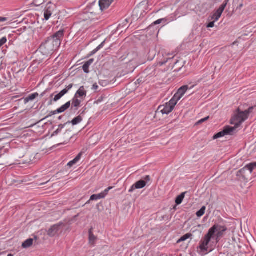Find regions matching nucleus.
Segmentation results:
<instances>
[{"label": "nucleus", "mask_w": 256, "mask_h": 256, "mask_svg": "<svg viewBox=\"0 0 256 256\" xmlns=\"http://www.w3.org/2000/svg\"><path fill=\"white\" fill-rule=\"evenodd\" d=\"M248 118V116L246 113L245 111H242L240 108H238L236 114L230 119V124L234 125L232 128L234 130L241 126L242 123L246 120Z\"/></svg>", "instance_id": "3"}, {"label": "nucleus", "mask_w": 256, "mask_h": 256, "mask_svg": "<svg viewBox=\"0 0 256 256\" xmlns=\"http://www.w3.org/2000/svg\"><path fill=\"white\" fill-rule=\"evenodd\" d=\"M58 48V46H56L54 42L49 37H48L44 42L41 44L38 50L44 56H48Z\"/></svg>", "instance_id": "2"}, {"label": "nucleus", "mask_w": 256, "mask_h": 256, "mask_svg": "<svg viewBox=\"0 0 256 256\" xmlns=\"http://www.w3.org/2000/svg\"><path fill=\"white\" fill-rule=\"evenodd\" d=\"M56 8V4L52 2L51 1H49L46 4L44 8V18L46 20L50 19Z\"/></svg>", "instance_id": "8"}, {"label": "nucleus", "mask_w": 256, "mask_h": 256, "mask_svg": "<svg viewBox=\"0 0 256 256\" xmlns=\"http://www.w3.org/2000/svg\"><path fill=\"white\" fill-rule=\"evenodd\" d=\"M255 106H250L248 110H244L248 116L251 114Z\"/></svg>", "instance_id": "43"}, {"label": "nucleus", "mask_w": 256, "mask_h": 256, "mask_svg": "<svg viewBox=\"0 0 256 256\" xmlns=\"http://www.w3.org/2000/svg\"><path fill=\"white\" fill-rule=\"evenodd\" d=\"M206 210V207L205 206H202L200 210H198L196 212V216L198 218H200L205 213Z\"/></svg>", "instance_id": "35"}, {"label": "nucleus", "mask_w": 256, "mask_h": 256, "mask_svg": "<svg viewBox=\"0 0 256 256\" xmlns=\"http://www.w3.org/2000/svg\"><path fill=\"white\" fill-rule=\"evenodd\" d=\"M82 120V118L81 116H78L73 118L71 121H68L66 124V125L68 124H72V126H76L80 122H81Z\"/></svg>", "instance_id": "21"}, {"label": "nucleus", "mask_w": 256, "mask_h": 256, "mask_svg": "<svg viewBox=\"0 0 256 256\" xmlns=\"http://www.w3.org/2000/svg\"><path fill=\"white\" fill-rule=\"evenodd\" d=\"M178 100L174 96L171 100L167 102L168 105H170L173 108H174Z\"/></svg>", "instance_id": "33"}, {"label": "nucleus", "mask_w": 256, "mask_h": 256, "mask_svg": "<svg viewBox=\"0 0 256 256\" xmlns=\"http://www.w3.org/2000/svg\"><path fill=\"white\" fill-rule=\"evenodd\" d=\"M70 107V101H68L66 102L65 104L62 106L60 108H58L55 110L51 111L50 114L46 117V118H48V117L52 116L53 115H55L58 114H60L66 112L67 110H68Z\"/></svg>", "instance_id": "11"}, {"label": "nucleus", "mask_w": 256, "mask_h": 256, "mask_svg": "<svg viewBox=\"0 0 256 256\" xmlns=\"http://www.w3.org/2000/svg\"><path fill=\"white\" fill-rule=\"evenodd\" d=\"M110 84L108 80H100L99 84L102 86H106Z\"/></svg>", "instance_id": "41"}, {"label": "nucleus", "mask_w": 256, "mask_h": 256, "mask_svg": "<svg viewBox=\"0 0 256 256\" xmlns=\"http://www.w3.org/2000/svg\"><path fill=\"white\" fill-rule=\"evenodd\" d=\"M102 198H103V196H102L101 192L98 194H94L90 196V200L86 202V204L88 203L90 200H96Z\"/></svg>", "instance_id": "30"}, {"label": "nucleus", "mask_w": 256, "mask_h": 256, "mask_svg": "<svg viewBox=\"0 0 256 256\" xmlns=\"http://www.w3.org/2000/svg\"><path fill=\"white\" fill-rule=\"evenodd\" d=\"M66 126V123H64V124H59L58 126V128L53 132V133L51 135V137L58 134L62 132V130Z\"/></svg>", "instance_id": "28"}, {"label": "nucleus", "mask_w": 256, "mask_h": 256, "mask_svg": "<svg viewBox=\"0 0 256 256\" xmlns=\"http://www.w3.org/2000/svg\"><path fill=\"white\" fill-rule=\"evenodd\" d=\"M89 234V242L90 244H94L96 240V237L94 234L92 232V228L90 229L88 231Z\"/></svg>", "instance_id": "31"}, {"label": "nucleus", "mask_w": 256, "mask_h": 256, "mask_svg": "<svg viewBox=\"0 0 256 256\" xmlns=\"http://www.w3.org/2000/svg\"><path fill=\"white\" fill-rule=\"evenodd\" d=\"M186 64L185 61L176 60L172 67L174 72H179Z\"/></svg>", "instance_id": "15"}, {"label": "nucleus", "mask_w": 256, "mask_h": 256, "mask_svg": "<svg viewBox=\"0 0 256 256\" xmlns=\"http://www.w3.org/2000/svg\"><path fill=\"white\" fill-rule=\"evenodd\" d=\"M90 65L86 62L82 66V70L84 73L86 74H88L90 72L89 68Z\"/></svg>", "instance_id": "38"}, {"label": "nucleus", "mask_w": 256, "mask_h": 256, "mask_svg": "<svg viewBox=\"0 0 256 256\" xmlns=\"http://www.w3.org/2000/svg\"><path fill=\"white\" fill-rule=\"evenodd\" d=\"M228 230L226 225H222L215 223L208 230L204 238L200 241L198 249L201 252H206L208 251V244L214 241L218 244Z\"/></svg>", "instance_id": "1"}, {"label": "nucleus", "mask_w": 256, "mask_h": 256, "mask_svg": "<svg viewBox=\"0 0 256 256\" xmlns=\"http://www.w3.org/2000/svg\"><path fill=\"white\" fill-rule=\"evenodd\" d=\"M156 54V52L154 50H150L148 53V60H152Z\"/></svg>", "instance_id": "37"}, {"label": "nucleus", "mask_w": 256, "mask_h": 256, "mask_svg": "<svg viewBox=\"0 0 256 256\" xmlns=\"http://www.w3.org/2000/svg\"><path fill=\"white\" fill-rule=\"evenodd\" d=\"M142 82H144V80H143L142 78H141L138 79L136 80V84H140L142 83Z\"/></svg>", "instance_id": "55"}, {"label": "nucleus", "mask_w": 256, "mask_h": 256, "mask_svg": "<svg viewBox=\"0 0 256 256\" xmlns=\"http://www.w3.org/2000/svg\"><path fill=\"white\" fill-rule=\"evenodd\" d=\"M86 9L88 14H90L94 18L100 12H102L98 2L97 3L96 1H93L90 5L87 6Z\"/></svg>", "instance_id": "6"}, {"label": "nucleus", "mask_w": 256, "mask_h": 256, "mask_svg": "<svg viewBox=\"0 0 256 256\" xmlns=\"http://www.w3.org/2000/svg\"><path fill=\"white\" fill-rule=\"evenodd\" d=\"M248 170L246 166H245L244 168L240 169L237 172L236 176L239 177L240 178L244 180H248V178H246L245 173Z\"/></svg>", "instance_id": "20"}, {"label": "nucleus", "mask_w": 256, "mask_h": 256, "mask_svg": "<svg viewBox=\"0 0 256 256\" xmlns=\"http://www.w3.org/2000/svg\"><path fill=\"white\" fill-rule=\"evenodd\" d=\"M194 85L189 87L188 85H184L180 88L174 96L179 100L186 94L188 90H190L194 87Z\"/></svg>", "instance_id": "12"}, {"label": "nucleus", "mask_w": 256, "mask_h": 256, "mask_svg": "<svg viewBox=\"0 0 256 256\" xmlns=\"http://www.w3.org/2000/svg\"><path fill=\"white\" fill-rule=\"evenodd\" d=\"M8 20V18L0 16V22L7 21Z\"/></svg>", "instance_id": "52"}, {"label": "nucleus", "mask_w": 256, "mask_h": 256, "mask_svg": "<svg viewBox=\"0 0 256 256\" xmlns=\"http://www.w3.org/2000/svg\"><path fill=\"white\" fill-rule=\"evenodd\" d=\"M192 234L191 233H187L184 235L182 236H181L180 238L177 241V244H179L182 242H184L186 240L188 239L189 238H192Z\"/></svg>", "instance_id": "29"}, {"label": "nucleus", "mask_w": 256, "mask_h": 256, "mask_svg": "<svg viewBox=\"0 0 256 256\" xmlns=\"http://www.w3.org/2000/svg\"><path fill=\"white\" fill-rule=\"evenodd\" d=\"M151 181V178L150 176H143L142 179L135 182L128 190L129 192H132L136 189H141L144 188L147 184Z\"/></svg>", "instance_id": "4"}, {"label": "nucleus", "mask_w": 256, "mask_h": 256, "mask_svg": "<svg viewBox=\"0 0 256 256\" xmlns=\"http://www.w3.org/2000/svg\"><path fill=\"white\" fill-rule=\"evenodd\" d=\"M98 86L96 83H95L92 85V90H96L98 89Z\"/></svg>", "instance_id": "54"}, {"label": "nucleus", "mask_w": 256, "mask_h": 256, "mask_svg": "<svg viewBox=\"0 0 256 256\" xmlns=\"http://www.w3.org/2000/svg\"><path fill=\"white\" fill-rule=\"evenodd\" d=\"M41 4H43V3H42V4H34V1H33V2H32V4H30V5H34V6H39V5H41Z\"/></svg>", "instance_id": "60"}, {"label": "nucleus", "mask_w": 256, "mask_h": 256, "mask_svg": "<svg viewBox=\"0 0 256 256\" xmlns=\"http://www.w3.org/2000/svg\"><path fill=\"white\" fill-rule=\"evenodd\" d=\"M72 130H68L66 131V132L64 134V139L63 142L60 144H66L72 138V136L70 132Z\"/></svg>", "instance_id": "22"}, {"label": "nucleus", "mask_w": 256, "mask_h": 256, "mask_svg": "<svg viewBox=\"0 0 256 256\" xmlns=\"http://www.w3.org/2000/svg\"><path fill=\"white\" fill-rule=\"evenodd\" d=\"M52 90V88H46L44 92H42L40 95V96L42 98L48 92H50Z\"/></svg>", "instance_id": "48"}, {"label": "nucleus", "mask_w": 256, "mask_h": 256, "mask_svg": "<svg viewBox=\"0 0 256 256\" xmlns=\"http://www.w3.org/2000/svg\"><path fill=\"white\" fill-rule=\"evenodd\" d=\"M61 224H56L51 226L48 230V234L50 236H54L59 230Z\"/></svg>", "instance_id": "16"}, {"label": "nucleus", "mask_w": 256, "mask_h": 256, "mask_svg": "<svg viewBox=\"0 0 256 256\" xmlns=\"http://www.w3.org/2000/svg\"><path fill=\"white\" fill-rule=\"evenodd\" d=\"M202 9L200 10L201 12H202L204 13L205 12H206L207 10H208L210 8V6H209V5L205 2L203 4H202Z\"/></svg>", "instance_id": "39"}, {"label": "nucleus", "mask_w": 256, "mask_h": 256, "mask_svg": "<svg viewBox=\"0 0 256 256\" xmlns=\"http://www.w3.org/2000/svg\"><path fill=\"white\" fill-rule=\"evenodd\" d=\"M113 1H98V4L100 8L101 12L107 9L112 4Z\"/></svg>", "instance_id": "19"}, {"label": "nucleus", "mask_w": 256, "mask_h": 256, "mask_svg": "<svg viewBox=\"0 0 256 256\" xmlns=\"http://www.w3.org/2000/svg\"><path fill=\"white\" fill-rule=\"evenodd\" d=\"M94 59L91 58L88 61L86 62L87 63H88L90 66L94 62Z\"/></svg>", "instance_id": "57"}, {"label": "nucleus", "mask_w": 256, "mask_h": 256, "mask_svg": "<svg viewBox=\"0 0 256 256\" xmlns=\"http://www.w3.org/2000/svg\"><path fill=\"white\" fill-rule=\"evenodd\" d=\"M62 172H58L56 174V177H58L60 175V174L62 173Z\"/></svg>", "instance_id": "61"}, {"label": "nucleus", "mask_w": 256, "mask_h": 256, "mask_svg": "<svg viewBox=\"0 0 256 256\" xmlns=\"http://www.w3.org/2000/svg\"><path fill=\"white\" fill-rule=\"evenodd\" d=\"M62 116H59L58 118V119L59 120H62Z\"/></svg>", "instance_id": "63"}, {"label": "nucleus", "mask_w": 256, "mask_h": 256, "mask_svg": "<svg viewBox=\"0 0 256 256\" xmlns=\"http://www.w3.org/2000/svg\"><path fill=\"white\" fill-rule=\"evenodd\" d=\"M83 18H81L84 21H86L90 20V21L95 19V18H94L92 16H90V14H88L86 12V10H85V12L84 14L82 16Z\"/></svg>", "instance_id": "32"}, {"label": "nucleus", "mask_w": 256, "mask_h": 256, "mask_svg": "<svg viewBox=\"0 0 256 256\" xmlns=\"http://www.w3.org/2000/svg\"><path fill=\"white\" fill-rule=\"evenodd\" d=\"M228 254H226L224 253L220 252L218 256H228Z\"/></svg>", "instance_id": "59"}, {"label": "nucleus", "mask_w": 256, "mask_h": 256, "mask_svg": "<svg viewBox=\"0 0 256 256\" xmlns=\"http://www.w3.org/2000/svg\"><path fill=\"white\" fill-rule=\"evenodd\" d=\"M31 162H32V160H30V161H26L24 163L30 164Z\"/></svg>", "instance_id": "62"}, {"label": "nucleus", "mask_w": 256, "mask_h": 256, "mask_svg": "<svg viewBox=\"0 0 256 256\" xmlns=\"http://www.w3.org/2000/svg\"><path fill=\"white\" fill-rule=\"evenodd\" d=\"M64 29H60L54 33L52 36L48 37L54 42L56 46L59 48L64 38Z\"/></svg>", "instance_id": "5"}, {"label": "nucleus", "mask_w": 256, "mask_h": 256, "mask_svg": "<svg viewBox=\"0 0 256 256\" xmlns=\"http://www.w3.org/2000/svg\"><path fill=\"white\" fill-rule=\"evenodd\" d=\"M12 76L10 72L4 74L0 78V88L8 87L12 84Z\"/></svg>", "instance_id": "10"}, {"label": "nucleus", "mask_w": 256, "mask_h": 256, "mask_svg": "<svg viewBox=\"0 0 256 256\" xmlns=\"http://www.w3.org/2000/svg\"><path fill=\"white\" fill-rule=\"evenodd\" d=\"M106 40H104V42H102L98 46H97L96 48V51H98L100 50L104 46V44H105Z\"/></svg>", "instance_id": "47"}, {"label": "nucleus", "mask_w": 256, "mask_h": 256, "mask_svg": "<svg viewBox=\"0 0 256 256\" xmlns=\"http://www.w3.org/2000/svg\"><path fill=\"white\" fill-rule=\"evenodd\" d=\"M129 20H130L128 18H126L124 20H122L120 22V23L119 24L118 26L117 27V30H119L122 28H126L129 22Z\"/></svg>", "instance_id": "25"}, {"label": "nucleus", "mask_w": 256, "mask_h": 256, "mask_svg": "<svg viewBox=\"0 0 256 256\" xmlns=\"http://www.w3.org/2000/svg\"><path fill=\"white\" fill-rule=\"evenodd\" d=\"M70 101V106L72 105L70 110L73 112L74 114L78 110V107L80 106L82 100L74 96Z\"/></svg>", "instance_id": "13"}, {"label": "nucleus", "mask_w": 256, "mask_h": 256, "mask_svg": "<svg viewBox=\"0 0 256 256\" xmlns=\"http://www.w3.org/2000/svg\"><path fill=\"white\" fill-rule=\"evenodd\" d=\"M82 154V152H80L74 160L68 163L67 166H68L70 168L74 164H76L80 160Z\"/></svg>", "instance_id": "23"}, {"label": "nucleus", "mask_w": 256, "mask_h": 256, "mask_svg": "<svg viewBox=\"0 0 256 256\" xmlns=\"http://www.w3.org/2000/svg\"><path fill=\"white\" fill-rule=\"evenodd\" d=\"M174 109V108L170 106V105H168V104L166 102L164 105L160 106L158 110H160L163 114H168L170 113Z\"/></svg>", "instance_id": "14"}, {"label": "nucleus", "mask_w": 256, "mask_h": 256, "mask_svg": "<svg viewBox=\"0 0 256 256\" xmlns=\"http://www.w3.org/2000/svg\"><path fill=\"white\" fill-rule=\"evenodd\" d=\"M98 51H96V48H95L94 50L92 51L90 54H88V56H90L92 55H94V54H95Z\"/></svg>", "instance_id": "56"}, {"label": "nucleus", "mask_w": 256, "mask_h": 256, "mask_svg": "<svg viewBox=\"0 0 256 256\" xmlns=\"http://www.w3.org/2000/svg\"><path fill=\"white\" fill-rule=\"evenodd\" d=\"M235 130L234 128L230 126H224L222 130L216 134L214 136L213 139L216 140L218 138H222L227 135H232V133Z\"/></svg>", "instance_id": "9"}, {"label": "nucleus", "mask_w": 256, "mask_h": 256, "mask_svg": "<svg viewBox=\"0 0 256 256\" xmlns=\"http://www.w3.org/2000/svg\"><path fill=\"white\" fill-rule=\"evenodd\" d=\"M226 2L223 3L220 8L216 10L208 18V20H213L215 22H217L221 17L222 14L224 11L228 1H225Z\"/></svg>", "instance_id": "7"}, {"label": "nucleus", "mask_w": 256, "mask_h": 256, "mask_svg": "<svg viewBox=\"0 0 256 256\" xmlns=\"http://www.w3.org/2000/svg\"><path fill=\"white\" fill-rule=\"evenodd\" d=\"M242 6H243V4H239V6L236 8V10H238V9H239V10H240V9H241V8H242Z\"/></svg>", "instance_id": "58"}, {"label": "nucleus", "mask_w": 256, "mask_h": 256, "mask_svg": "<svg viewBox=\"0 0 256 256\" xmlns=\"http://www.w3.org/2000/svg\"><path fill=\"white\" fill-rule=\"evenodd\" d=\"M209 118H210V117L208 116L206 117V118H202V119L200 120L198 122V124H201V123H202V122H204L205 121L207 120Z\"/></svg>", "instance_id": "50"}, {"label": "nucleus", "mask_w": 256, "mask_h": 256, "mask_svg": "<svg viewBox=\"0 0 256 256\" xmlns=\"http://www.w3.org/2000/svg\"><path fill=\"white\" fill-rule=\"evenodd\" d=\"M162 21H164V22H166V20H165L164 18H161V19H159L156 21H155L153 24H154V25H156V24H160V23H162Z\"/></svg>", "instance_id": "46"}, {"label": "nucleus", "mask_w": 256, "mask_h": 256, "mask_svg": "<svg viewBox=\"0 0 256 256\" xmlns=\"http://www.w3.org/2000/svg\"><path fill=\"white\" fill-rule=\"evenodd\" d=\"M38 92H34L29 94L26 97H24L20 100H24V104H26L30 101H33L38 96Z\"/></svg>", "instance_id": "18"}, {"label": "nucleus", "mask_w": 256, "mask_h": 256, "mask_svg": "<svg viewBox=\"0 0 256 256\" xmlns=\"http://www.w3.org/2000/svg\"><path fill=\"white\" fill-rule=\"evenodd\" d=\"M148 2L149 1H142L137 5L136 8L141 9L142 12H144V10H146V7L148 6Z\"/></svg>", "instance_id": "26"}, {"label": "nucleus", "mask_w": 256, "mask_h": 256, "mask_svg": "<svg viewBox=\"0 0 256 256\" xmlns=\"http://www.w3.org/2000/svg\"><path fill=\"white\" fill-rule=\"evenodd\" d=\"M187 193V192H185L181 193L180 195L177 196L175 200L176 204V206L180 204L185 196L186 194Z\"/></svg>", "instance_id": "24"}, {"label": "nucleus", "mask_w": 256, "mask_h": 256, "mask_svg": "<svg viewBox=\"0 0 256 256\" xmlns=\"http://www.w3.org/2000/svg\"><path fill=\"white\" fill-rule=\"evenodd\" d=\"M87 92L85 90V88L84 86H81L79 89L76 91L74 94V96L78 98H82L83 99L86 96Z\"/></svg>", "instance_id": "17"}, {"label": "nucleus", "mask_w": 256, "mask_h": 256, "mask_svg": "<svg viewBox=\"0 0 256 256\" xmlns=\"http://www.w3.org/2000/svg\"><path fill=\"white\" fill-rule=\"evenodd\" d=\"M7 256H14V255L12 254H9Z\"/></svg>", "instance_id": "64"}, {"label": "nucleus", "mask_w": 256, "mask_h": 256, "mask_svg": "<svg viewBox=\"0 0 256 256\" xmlns=\"http://www.w3.org/2000/svg\"><path fill=\"white\" fill-rule=\"evenodd\" d=\"M86 108H82V110H80V111L78 112V114H80V115H82V114H84V112H85V110H86Z\"/></svg>", "instance_id": "53"}, {"label": "nucleus", "mask_w": 256, "mask_h": 256, "mask_svg": "<svg viewBox=\"0 0 256 256\" xmlns=\"http://www.w3.org/2000/svg\"><path fill=\"white\" fill-rule=\"evenodd\" d=\"M214 23H215V22L213 21V20L208 22L206 24V28H214Z\"/></svg>", "instance_id": "45"}, {"label": "nucleus", "mask_w": 256, "mask_h": 256, "mask_svg": "<svg viewBox=\"0 0 256 256\" xmlns=\"http://www.w3.org/2000/svg\"><path fill=\"white\" fill-rule=\"evenodd\" d=\"M248 170H249L250 173L253 171V170L256 168V162L249 164L246 166Z\"/></svg>", "instance_id": "36"}, {"label": "nucleus", "mask_w": 256, "mask_h": 256, "mask_svg": "<svg viewBox=\"0 0 256 256\" xmlns=\"http://www.w3.org/2000/svg\"><path fill=\"white\" fill-rule=\"evenodd\" d=\"M54 96V93L50 94V100L48 102V106L52 105V102H54V100H52Z\"/></svg>", "instance_id": "49"}, {"label": "nucleus", "mask_w": 256, "mask_h": 256, "mask_svg": "<svg viewBox=\"0 0 256 256\" xmlns=\"http://www.w3.org/2000/svg\"><path fill=\"white\" fill-rule=\"evenodd\" d=\"M33 242L34 240L32 238H30L22 242V246L24 248H28L32 245Z\"/></svg>", "instance_id": "27"}, {"label": "nucleus", "mask_w": 256, "mask_h": 256, "mask_svg": "<svg viewBox=\"0 0 256 256\" xmlns=\"http://www.w3.org/2000/svg\"><path fill=\"white\" fill-rule=\"evenodd\" d=\"M174 57H172V58H166V60H164L162 62H161L160 63V65L162 66V65H164V64H166L168 62V60H173L174 59Z\"/></svg>", "instance_id": "51"}, {"label": "nucleus", "mask_w": 256, "mask_h": 256, "mask_svg": "<svg viewBox=\"0 0 256 256\" xmlns=\"http://www.w3.org/2000/svg\"><path fill=\"white\" fill-rule=\"evenodd\" d=\"M62 97V96L60 94V92H59L54 96V97L53 98L52 100H54V102H56L57 101L60 100Z\"/></svg>", "instance_id": "42"}, {"label": "nucleus", "mask_w": 256, "mask_h": 256, "mask_svg": "<svg viewBox=\"0 0 256 256\" xmlns=\"http://www.w3.org/2000/svg\"><path fill=\"white\" fill-rule=\"evenodd\" d=\"M73 86V84H70L68 86L65 88L61 90L60 92L62 94V96H63L64 95L66 94L68 90H70Z\"/></svg>", "instance_id": "34"}, {"label": "nucleus", "mask_w": 256, "mask_h": 256, "mask_svg": "<svg viewBox=\"0 0 256 256\" xmlns=\"http://www.w3.org/2000/svg\"><path fill=\"white\" fill-rule=\"evenodd\" d=\"M7 42V38L6 36L0 39V47L2 46Z\"/></svg>", "instance_id": "44"}, {"label": "nucleus", "mask_w": 256, "mask_h": 256, "mask_svg": "<svg viewBox=\"0 0 256 256\" xmlns=\"http://www.w3.org/2000/svg\"><path fill=\"white\" fill-rule=\"evenodd\" d=\"M112 188V186H109L107 188H106L104 191L101 192L102 196H103L104 198L106 196V195L108 194V192Z\"/></svg>", "instance_id": "40"}]
</instances>
